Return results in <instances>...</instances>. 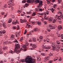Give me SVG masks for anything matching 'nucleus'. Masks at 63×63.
<instances>
[{
  "instance_id": "1",
  "label": "nucleus",
  "mask_w": 63,
  "mask_h": 63,
  "mask_svg": "<svg viewBox=\"0 0 63 63\" xmlns=\"http://www.w3.org/2000/svg\"><path fill=\"white\" fill-rule=\"evenodd\" d=\"M15 48L14 49V51H13L12 50H11L10 51H9V53H12L13 54L16 52L17 53H19V52H20V50H17V49L20 48V45L19 44H15Z\"/></svg>"
},
{
  "instance_id": "2",
  "label": "nucleus",
  "mask_w": 63,
  "mask_h": 63,
  "mask_svg": "<svg viewBox=\"0 0 63 63\" xmlns=\"http://www.w3.org/2000/svg\"><path fill=\"white\" fill-rule=\"evenodd\" d=\"M57 45H56V43L53 42L52 44V47L53 48H55L56 47H57Z\"/></svg>"
},
{
  "instance_id": "3",
  "label": "nucleus",
  "mask_w": 63,
  "mask_h": 63,
  "mask_svg": "<svg viewBox=\"0 0 63 63\" xmlns=\"http://www.w3.org/2000/svg\"><path fill=\"white\" fill-rule=\"evenodd\" d=\"M49 27L50 29H55V27H56V26H52V25H49Z\"/></svg>"
},
{
  "instance_id": "4",
  "label": "nucleus",
  "mask_w": 63,
  "mask_h": 63,
  "mask_svg": "<svg viewBox=\"0 0 63 63\" xmlns=\"http://www.w3.org/2000/svg\"><path fill=\"white\" fill-rule=\"evenodd\" d=\"M40 0H33V2H34L35 4L38 3H40Z\"/></svg>"
},
{
  "instance_id": "5",
  "label": "nucleus",
  "mask_w": 63,
  "mask_h": 63,
  "mask_svg": "<svg viewBox=\"0 0 63 63\" xmlns=\"http://www.w3.org/2000/svg\"><path fill=\"white\" fill-rule=\"evenodd\" d=\"M20 21L21 23H23L24 22H26L27 20H25L22 19H21Z\"/></svg>"
},
{
  "instance_id": "6",
  "label": "nucleus",
  "mask_w": 63,
  "mask_h": 63,
  "mask_svg": "<svg viewBox=\"0 0 63 63\" xmlns=\"http://www.w3.org/2000/svg\"><path fill=\"white\" fill-rule=\"evenodd\" d=\"M34 30L35 32H37V31H39L40 29L37 28H36L34 29Z\"/></svg>"
},
{
  "instance_id": "7",
  "label": "nucleus",
  "mask_w": 63,
  "mask_h": 63,
  "mask_svg": "<svg viewBox=\"0 0 63 63\" xmlns=\"http://www.w3.org/2000/svg\"><path fill=\"white\" fill-rule=\"evenodd\" d=\"M33 0H27V2L28 3H30V2H32V3H34V2H33Z\"/></svg>"
},
{
  "instance_id": "8",
  "label": "nucleus",
  "mask_w": 63,
  "mask_h": 63,
  "mask_svg": "<svg viewBox=\"0 0 63 63\" xmlns=\"http://www.w3.org/2000/svg\"><path fill=\"white\" fill-rule=\"evenodd\" d=\"M58 28L59 30H61V29H62V27L61 25H60L58 26Z\"/></svg>"
},
{
  "instance_id": "9",
  "label": "nucleus",
  "mask_w": 63,
  "mask_h": 63,
  "mask_svg": "<svg viewBox=\"0 0 63 63\" xmlns=\"http://www.w3.org/2000/svg\"><path fill=\"white\" fill-rule=\"evenodd\" d=\"M46 45H44L42 46V47L43 48L46 49H47L48 48H49L46 47Z\"/></svg>"
},
{
  "instance_id": "10",
  "label": "nucleus",
  "mask_w": 63,
  "mask_h": 63,
  "mask_svg": "<svg viewBox=\"0 0 63 63\" xmlns=\"http://www.w3.org/2000/svg\"><path fill=\"white\" fill-rule=\"evenodd\" d=\"M28 44H26L25 45L23 44L22 47H23V48H26V46H28Z\"/></svg>"
},
{
  "instance_id": "11",
  "label": "nucleus",
  "mask_w": 63,
  "mask_h": 63,
  "mask_svg": "<svg viewBox=\"0 0 63 63\" xmlns=\"http://www.w3.org/2000/svg\"><path fill=\"white\" fill-rule=\"evenodd\" d=\"M8 5L9 6H9H8L9 8H11L12 6L13 5V2L10 3V4H8Z\"/></svg>"
},
{
  "instance_id": "12",
  "label": "nucleus",
  "mask_w": 63,
  "mask_h": 63,
  "mask_svg": "<svg viewBox=\"0 0 63 63\" xmlns=\"http://www.w3.org/2000/svg\"><path fill=\"white\" fill-rule=\"evenodd\" d=\"M17 23H18V22L17 21V20H16V22L14 21L12 22V24H15V25Z\"/></svg>"
},
{
  "instance_id": "13",
  "label": "nucleus",
  "mask_w": 63,
  "mask_h": 63,
  "mask_svg": "<svg viewBox=\"0 0 63 63\" xmlns=\"http://www.w3.org/2000/svg\"><path fill=\"white\" fill-rule=\"evenodd\" d=\"M60 49V48L57 47L56 48V51H58Z\"/></svg>"
},
{
  "instance_id": "14",
  "label": "nucleus",
  "mask_w": 63,
  "mask_h": 63,
  "mask_svg": "<svg viewBox=\"0 0 63 63\" xmlns=\"http://www.w3.org/2000/svg\"><path fill=\"white\" fill-rule=\"evenodd\" d=\"M32 47L33 48H36V47H37V46H36V45L35 44H33L32 46Z\"/></svg>"
},
{
  "instance_id": "15",
  "label": "nucleus",
  "mask_w": 63,
  "mask_h": 63,
  "mask_svg": "<svg viewBox=\"0 0 63 63\" xmlns=\"http://www.w3.org/2000/svg\"><path fill=\"white\" fill-rule=\"evenodd\" d=\"M45 13H46V12H45L44 13H38V14L39 15H41V16H43L44 15H45Z\"/></svg>"
},
{
  "instance_id": "16",
  "label": "nucleus",
  "mask_w": 63,
  "mask_h": 63,
  "mask_svg": "<svg viewBox=\"0 0 63 63\" xmlns=\"http://www.w3.org/2000/svg\"><path fill=\"white\" fill-rule=\"evenodd\" d=\"M37 61H41V58H40L39 56H38V57H37Z\"/></svg>"
},
{
  "instance_id": "17",
  "label": "nucleus",
  "mask_w": 63,
  "mask_h": 63,
  "mask_svg": "<svg viewBox=\"0 0 63 63\" xmlns=\"http://www.w3.org/2000/svg\"><path fill=\"white\" fill-rule=\"evenodd\" d=\"M36 24H39V25H41V24L42 23L41 22L37 21H36Z\"/></svg>"
},
{
  "instance_id": "18",
  "label": "nucleus",
  "mask_w": 63,
  "mask_h": 63,
  "mask_svg": "<svg viewBox=\"0 0 63 63\" xmlns=\"http://www.w3.org/2000/svg\"><path fill=\"white\" fill-rule=\"evenodd\" d=\"M50 10L51 11H52V13H53L54 12V11H55V9H53V8H51L50 9Z\"/></svg>"
},
{
  "instance_id": "19",
  "label": "nucleus",
  "mask_w": 63,
  "mask_h": 63,
  "mask_svg": "<svg viewBox=\"0 0 63 63\" xmlns=\"http://www.w3.org/2000/svg\"><path fill=\"white\" fill-rule=\"evenodd\" d=\"M5 23H3L2 24V25H3V26L4 27V28H7V26H6L5 25Z\"/></svg>"
},
{
  "instance_id": "20",
  "label": "nucleus",
  "mask_w": 63,
  "mask_h": 63,
  "mask_svg": "<svg viewBox=\"0 0 63 63\" xmlns=\"http://www.w3.org/2000/svg\"><path fill=\"white\" fill-rule=\"evenodd\" d=\"M42 3H43V1H41L40 3L39 4V6H42Z\"/></svg>"
},
{
  "instance_id": "21",
  "label": "nucleus",
  "mask_w": 63,
  "mask_h": 63,
  "mask_svg": "<svg viewBox=\"0 0 63 63\" xmlns=\"http://www.w3.org/2000/svg\"><path fill=\"white\" fill-rule=\"evenodd\" d=\"M52 20H53V18L52 17H50L49 19V21H51Z\"/></svg>"
},
{
  "instance_id": "22",
  "label": "nucleus",
  "mask_w": 63,
  "mask_h": 63,
  "mask_svg": "<svg viewBox=\"0 0 63 63\" xmlns=\"http://www.w3.org/2000/svg\"><path fill=\"white\" fill-rule=\"evenodd\" d=\"M47 31L48 32H49L51 31V30L49 29V27H47Z\"/></svg>"
},
{
  "instance_id": "23",
  "label": "nucleus",
  "mask_w": 63,
  "mask_h": 63,
  "mask_svg": "<svg viewBox=\"0 0 63 63\" xmlns=\"http://www.w3.org/2000/svg\"><path fill=\"white\" fill-rule=\"evenodd\" d=\"M41 54L42 55H43V56H45L46 55V54H45V53H41Z\"/></svg>"
},
{
  "instance_id": "24",
  "label": "nucleus",
  "mask_w": 63,
  "mask_h": 63,
  "mask_svg": "<svg viewBox=\"0 0 63 63\" xmlns=\"http://www.w3.org/2000/svg\"><path fill=\"white\" fill-rule=\"evenodd\" d=\"M15 36L14 35L12 34V36L11 37V39H13V38H14V36Z\"/></svg>"
},
{
  "instance_id": "25",
  "label": "nucleus",
  "mask_w": 63,
  "mask_h": 63,
  "mask_svg": "<svg viewBox=\"0 0 63 63\" xmlns=\"http://www.w3.org/2000/svg\"><path fill=\"white\" fill-rule=\"evenodd\" d=\"M57 18L58 19L60 20L61 19V16H58V17Z\"/></svg>"
},
{
  "instance_id": "26",
  "label": "nucleus",
  "mask_w": 63,
  "mask_h": 63,
  "mask_svg": "<svg viewBox=\"0 0 63 63\" xmlns=\"http://www.w3.org/2000/svg\"><path fill=\"white\" fill-rule=\"evenodd\" d=\"M26 0H23L22 1V3H26Z\"/></svg>"
},
{
  "instance_id": "27",
  "label": "nucleus",
  "mask_w": 63,
  "mask_h": 63,
  "mask_svg": "<svg viewBox=\"0 0 63 63\" xmlns=\"http://www.w3.org/2000/svg\"><path fill=\"white\" fill-rule=\"evenodd\" d=\"M23 38L22 37L20 40V41H23Z\"/></svg>"
},
{
  "instance_id": "28",
  "label": "nucleus",
  "mask_w": 63,
  "mask_h": 63,
  "mask_svg": "<svg viewBox=\"0 0 63 63\" xmlns=\"http://www.w3.org/2000/svg\"><path fill=\"white\" fill-rule=\"evenodd\" d=\"M12 20H9V21H8V23H10L11 22H12Z\"/></svg>"
},
{
  "instance_id": "29",
  "label": "nucleus",
  "mask_w": 63,
  "mask_h": 63,
  "mask_svg": "<svg viewBox=\"0 0 63 63\" xmlns=\"http://www.w3.org/2000/svg\"><path fill=\"white\" fill-rule=\"evenodd\" d=\"M50 41V40H49V39H47V40H46V42H47V43H48Z\"/></svg>"
},
{
  "instance_id": "30",
  "label": "nucleus",
  "mask_w": 63,
  "mask_h": 63,
  "mask_svg": "<svg viewBox=\"0 0 63 63\" xmlns=\"http://www.w3.org/2000/svg\"><path fill=\"white\" fill-rule=\"evenodd\" d=\"M36 15V13H33L32 14V16H34Z\"/></svg>"
},
{
  "instance_id": "31",
  "label": "nucleus",
  "mask_w": 63,
  "mask_h": 63,
  "mask_svg": "<svg viewBox=\"0 0 63 63\" xmlns=\"http://www.w3.org/2000/svg\"><path fill=\"white\" fill-rule=\"evenodd\" d=\"M45 60H48L49 59H48V57H47L45 58Z\"/></svg>"
},
{
  "instance_id": "32",
  "label": "nucleus",
  "mask_w": 63,
  "mask_h": 63,
  "mask_svg": "<svg viewBox=\"0 0 63 63\" xmlns=\"http://www.w3.org/2000/svg\"><path fill=\"white\" fill-rule=\"evenodd\" d=\"M58 14H62V12H61V11H59V12H58Z\"/></svg>"
},
{
  "instance_id": "33",
  "label": "nucleus",
  "mask_w": 63,
  "mask_h": 63,
  "mask_svg": "<svg viewBox=\"0 0 63 63\" xmlns=\"http://www.w3.org/2000/svg\"><path fill=\"white\" fill-rule=\"evenodd\" d=\"M62 1V0H58V3H59L60 2H61Z\"/></svg>"
},
{
  "instance_id": "34",
  "label": "nucleus",
  "mask_w": 63,
  "mask_h": 63,
  "mask_svg": "<svg viewBox=\"0 0 63 63\" xmlns=\"http://www.w3.org/2000/svg\"><path fill=\"white\" fill-rule=\"evenodd\" d=\"M3 49L4 50H6V49H7V47H3Z\"/></svg>"
},
{
  "instance_id": "35",
  "label": "nucleus",
  "mask_w": 63,
  "mask_h": 63,
  "mask_svg": "<svg viewBox=\"0 0 63 63\" xmlns=\"http://www.w3.org/2000/svg\"><path fill=\"white\" fill-rule=\"evenodd\" d=\"M28 5H29V4H27V3H26L25 4V6L26 7H27L28 6Z\"/></svg>"
},
{
  "instance_id": "36",
  "label": "nucleus",
  "mask_w": 63,
  "mask_h": 63,
  "mask_svg": "<svg viewBox=\"0 0 63 63\" xmlns=\"http://www.w3.org/2000/svg\"><path fill=\"white\" fill-rule=\"evenodd\" d=\"M56 6H57V5H56V4H54V5H53V8H55V7Z\"/></svg>"
},
{
  "instance_id": "37",
  "label": "nucleus",
  "mask_w": 63,
  "mask_h": 63,
  "mask_svg": "<svg viewBox=\"0 0 63 63\" xmlns=\"http://www.w3.org/2000/svg\"><path fill=\"white\" fill-rule=\"evenodd\" d=\"M46 13V14H47V15H48V14L49 13V12H48V10L47 11H46V12L45 13Z\"/></svg>"
},
{
  "instance_id": "38",
  "label": "nucleus",
  "mask_w": 63,
  "mask_h": 63,
  "mask_svg": "<svg viewBox=\"0 0 63 63\" xmlns=\"http://www.w3.org/2000/svg\"><path fill=\"white\" fill-rule=\"evenodd\" d=\"M39 38L41 40H42V39H43V36H40Z\"/></svg>"
},
{
  "instance_id": "39",
  "label": "nucleus",
  "mask_w": 63,
  "mask_h": 63,
  "mask_svg": "<svg viewBox=\"0 0 63 63\" xmlns=\"http://www.w3.org/2000/svg\"><path fill=\"white\" fill-rule=\"evenodd\" d=\"M56 22V20L54 19L53 21V23H54Z\"/></svg>"
},
{
  "instance_id": "40",
  "label": "nucleus",
  "mask_w": 63,
  "mask_h": 63,
  "mask_svg": "<svg viewBox=\"0 0 63 63\" xmlns=\"http://www.w3.org/2000/svg\"><path fill=\"white\" fill-rule=\"evenodd\" d=\"M39 11H41V12H42V11H43V9L42 8H39Z\"/></svg>"
},
{
  "instance_id": "41",
  "label": "nucleus",
  "mask_w": 63,
  "mask_h": 63,
  "mask_svg": "<svg viewBox=\"0 0 63 63\" xmlns=\"http://www.w3.org/2000/svg\"><path fill=\"white\" fill-rule=\"evenodd\" d=\"M31 13H32L31 12H28L27 13V14H31Z\"/></svg>"
},
{
  "instance_id": "42",
  "label": "nucleus",
  "mask_w": 63,
  "mask_h": 63,
  "mask_svg": "<svg viewBox=\"0 0 63 63\" xmlns=\"http://www.w3.org/2000/svg\"><path fill=\"white\" fill-rule=\"evenodd\" d=\"M21 12H22L21 10L19 11V10H18L17 11V13H21Z\"/></svg>"
},
{
  "instance_id": "43",
  "label": "nucleus",
  "mask_w": 63,
  "mask_h": 63,
  "mask_svg": "<svg viewBox=\"0 0 63 63\" xmlns=\"http://www.w3.org/2000/svg\"><path fill=\"white\" fill-rule=\"evenodd\" d=\"M12 28L13 29H16V27H12Z\"/></svg>"
},
{
  "instance_id": "44",
  "label": "nucleus",
  "mask_w": 63,
  "mask_h": 63,
  "mask_svg": "<svg viewBox=\"0 0 63 63\" xmlns=\"http://www.w3.org/2000/svg\"><path fill=\"white\" fill-rule=\"evenodd\" d=\"M57 43L58 44H60V42L58 41H57Z\"/></svg>"
},
{
  "instance_id": "45",
  "label": "nucleus",
  "mask_w": 63,
  "mask_h": 63,
  "mask_svg": "<svg viewBox=\"0 0 63 63\" xmlns=\"http://www.w3.org/2000/svg\"><path fill=\"white\" fill-rule=\"evenodd\" d=\"M13 0H11L9 1L8 2H11V3H13Z\"/></svg>"
},
{
  "instance_id": "46",
  "label": "nucleus",
  "mask_w": 63,
  "mask_h": 63,
  "mask_svg": "<svg viewBox=\"0 0 63 63\" xmlns=\"http://www.w3.org/2000/svg\"><path fill=\"white\" fill-rule=\"evenodd\" d=\"M58 47L59 48H60V47H61V45H58Z\"/></svg>"
},
{
  "instance_id": "47",
  "label": "nucleus",
  "mask_w": 63,
  "mask_h": 63,
  "mask_svg": "<svg viewBox=\"0 0 63 63\" xmlns=\"http://www.w3.org/2000/svg\"><path fill=\"white\" fill-rule=\"evenodd\" d=\"M2 33L3 34H4V33H6V31H5V30H3L2 31Z\"/></svg>"
},
{
  "instance_id": "48",
  "label": "nucleus",
  "mask_w": 63,
  "mask_h": 63,
  "mask_svg": "<svg viewBox=\"0 0 63 63\" xmlns=\"http://www.w3.org/2000/svg\"><path fill=\"white\" fill-rule=\"evenodd\" d=\"M50 2V1L49 0L47 2V4H49Z\"/></svg>"
},
{
  "instance_id": "49",
  "label": "nucleus",
  "mask_w": 63,
  "mask_h": 63,
  "mask_svg": "<svg viewBox=\"0 0 63 63\" xmlns=\"http://www.w3.org/2000/svg\"><path fill=\"white\" fill-rule=\"evenodd\" d=\"M15 43H18V42L17 41V40L16 39L15 40Z\"/></svg>"
},
{
  "instance_id": "50",
  "label": "nucleus",
  "mask_w": 63,
  "mask_h": 63,
  "mask_svg": "<svg viewBox=\"0 0 63 63\" xmlns=\"http://www.w3.org/2000/svg\"><path fill=\"white\" fill-rule=\"evenodd\" d=\"M27 25H28V28H30V27L31 26H30V25L28 24H27Z\"/></svg>"
},
{
  "instance_id": "51",
  "label": "nucleus",
  "mask_w": 63,
  "mask_h": 63,
  "mask_svg": "<svg viewBox=\"0 0 63 63\" xmlns=\"http://www.w3.org/2000/svg\"><path fill=\"white\" fill-rule=\"evenodd\" d=\"M17 30H18L19 29V25H18V26L17 27Z\"/></svg>"
},
{
  "instance_id": "52",
  "label": "nucleus",
  "mask_w": 63,
  "mask_h": 63,
  "mask_svg": "<svg viewBox=\"0 0 63 63\" xmlns=\"http://www.w3.org/2000/svg\"><path fill=\"white\" fill-rule=\"evenodd\" d=\"M7 5H4V8H7Z\"/></svg>"
},
{
  "instance_id": "53",
  "label": "nucleus",
  "mask_w": 63,
  "mask_h": 63,
  "mask_svg": "<svg viewBox=\"0 0 63 63\" xmlns=\"http://www.w3.org/2000/svg\"><path fill=\"white\" fill-rule=\"evenodd\" d=\"M32 24H33V25H34V24H35V22H32Z\"/></svg>"
},
{
  "instance_id": "54",
  "label": "nucleus",
  "mask_w": 63,
  "mask_h": 63,
  "mask_svg": "<svg viewBox=\"0 0 63 63\" xmlns=\"http://www.w3.org/2000/svg\"><path fill=\"white\" fill-rule=\"evenodd\" d=\"M7 38H8V36H7V35H5L4 36V38H5V39H7Z\"/></svg>"
},
{
  "instance_id": "55",
  "label": "nucleus",
  "mask_w": 63,
  "mask_h": 63,
  "mask_svg": "<svg viewBox=\"0 0 63 63\" xmlns=\"http://www.w3.org/2000/svg\"><path fill=\"white\" fill-rule=\"evenodd\" d=\"M32 41H33V40H36V38H35L34 37L33 38H32Z\"/></svg>"
},
{
  "instance_id": "56",
  "label": "nucleus",
  "mask_w": 63,
  "mask_h": 63,
  "mask_svg": "<svg viewBox=\"0 0 63 63\" xmlns=\"http://www.w3.org/2000/svg\"><path fill=\"white\" fill-rule=\"evenodd\" d=\"M7 14H6L4 16V17H6V16H7Z\"/></svg>"
},
{
  "instance_id": "57",
  "label": "nucleus",
  "mask_w": 63,
  "mask_h": 63,
  "mask_svg": "<svg viewBox=\"0 0 63 63\" xmlns=\"http://www.w3.org/2000/svg\"><path fill=\"white\" fill-rule=\"evenodd\" d=\"M59 61H61V60H62V59L61 58H60L59 59Z\"/></svg>"
},
{
  "instance_id": "58",
  "label": "nucleus",
  "mask_w": 63,
  "mask_h": 63,
  "mask_svg": "<svg viewBox=\"0 0 63 63\" xmlns=\"http://www.w3.org/2000/svg\"><path fill=\"white\" fill-rule=\"evenodd\" d=\"M61 37L62 38H63V34H62L61 35Z\"/></svg>"
},
{
  "instance_id": "59",
  "label": "nucleus",
  "mask_w": 63,
  "mask_h": 63,
  "mask_svg": "<svg viewBox=\"0 0 63 63\" xmlns=\"http://www.w3.org/2000/svg\"><path fill=\"white\" fill-rule=\"evenodd\" d=\"M1 14L2 15H5V14L4 13L2 12L1 13Z\"/></svg>"
},
{
  "instance_id": "60",
  "label": "nucleus",
  "mask_w": 63,
  "mask_h": 63,
  "mask_svg": "<svg viewBox=\"0 0 63 63\" xmlns=\"http://www.w3.org/2000/svg\"><path fill=\"white\" fill-rule=\"evenodd\" d=\"M51 62H52V61H51V60H50L49 61H48V63H51Z\"/></svg>"
},
{
  "instance_id": "61",
  "label": "nucleus",
  "mask_w": 63,
  "mask_h": 63,
  "mask_svg": "<svg viewBox=\"0 0 63 63\" xmlns=\"http://www.w3.org/2000/svg\"><path fill=\"white\" fill-rule=\"evenodd\" d=\"M49 56H51L53 54H51V53H50V54H49Z\"/></svg>"
},
{
  "instance_id": "62",
  "label": "nucleus",
  "mask_w": 63,
  "mask_h": 63,
  "mask_svg": "<svg viewBox=\"0 0 63 63\" xmlns=\"http://www.w3.org/2000/svg\"><path fill=\"white\" fill-rule=\"evenodd\" d=\"M60 16H62V17H63V14H61L60 15Z\"/></svg>"
},
{
  "instance_id": "63",
  "label": "nucleus",
  "mask_w": 63,
  "mask_h": 63,
  "mask_svg": "<svg viewBox=\"0 0 63 63\" xmlns=\"http://www.w3.org/2000/svg\"><path fill=\"white\" fill-rule=\"evenodd\" d=\"M3 63V62L2 61H0V63Z\"/></svg>"
},
{
  "instance_id": "64",
  "label": "nucleus",
  "mask_w": 63,
  "mask_h": 63,
  "mask_svg": "<svg viewBox=\"0 0 63 63\" xmlns=\"http://www.w3.org/2000/svg\"><path fill=\"white\" fill-rule=\"evenodd\" d=\"M62 6L63 8V2L62 3Z\"/></svg>"
}]
</instances>
